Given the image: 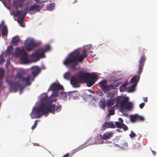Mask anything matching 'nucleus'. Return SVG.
<instances>
[{
  "label": "nucleus",
  "instance_id": "nucleus-1",
  "mask_svg": "<svg viewBox=\"0 0 157 157\" xmlns=\"http://www.w3.org/2000/svg\"><path fill=\"white\" fill-rule=\"evenodd\" d=\"M98 78V75L95 73L79 72L71 79V84L75 87L80 86L79 83L82 82L86 83L88 87H91Z\"/></svg>",
  "mask_w": 157,
  "mask_h": 157
},
{
  "label": "nucleus",
  "instance_id": "nucleus-2",
  "mask_svg": "<svg viewBox=\"0 0 157 157\" xmlns=\"http://www.w3.org/2000/svg\"><path fill=\"white\" fill-rule=\"evenodd\" d=\"M87 56L86 51L84 49L82 51V54L78 50H76L70 53L63 61V63L66 66L72 64L71 68L74 70H76V67L78 62H82L84 59Z\"/></svg>",
  "mask_w": 157,
  "mask_h": 157
},
{
  "label": "nucleus",
  "instance_id": "nucleus-3",
  "mask_svg": "<svg viewBox=\"0 0 157 157\" xmlns=\"http://www.w3.org/2000/svg\"><path fill=\"white\" fill-rule=\"evenodd\" d=\"M55 106V105L43 103L39 106L34 109L36 112L34 111L31 113V117L32 119L40 118L48 113L54 114Z\"/></svg>",
  "mask_w": 157,
  "mask_h": 157
},
{
  "label": "nucleus",
  "instance_id": "nucleus-4",
  "mask_svg": "<svg viewBox=\"0 0 157 157\" xmlns=\"http://www.w3.org/2000/svg\"><path fill=\"white\" fill-rule=\"evenodd\" d=\"M146 60V58L144 56H143L139 60V64L137 66V75H135L130 80V81L133 84L132 85L131 88L129 89V92L133 91L134 90L135 87L136 86L139 80L140 76L142 71Z\"/></svg>",
  "mask_w": 157,
  "mask_h": 157
},
{
  "label": "nucleus",
  "instance_id": "nucleus-5",
  "mask_svg": "<svg viewBox=\"0 0 157 157\" xmlns=\"http://www.w3.org/2000/svg\"><path fill=\"white\" fill-rule=\"evenodd\" d=\"M28 12V8H25L24 10H17L16 12H13L14 16L15 17L18 16L17 21L20 24L21 26L24 27V25H22L23 23L24 18Z\"/></svg>",
  "mask_w": 157,
  "mask_h": 157
},
{
  "label": "nucleus",
  "instance_id": "nucleus-6",
  "mask_svg": "<svg viewBox=\"0 0 157 157\" xmlns=\"http://www.w3.org/2000/svg\"><path fill=\"white\" fill-rule=\"evenodd\" d=\"M16 50L15 53L20 56L21 60L24 63H28L29 60L25 50L23 48L21 50L20 48H17Z\"/></svg>",
  "mask_w": 157,
  "mask_h": 157
},
{
  "label": "nucleus",
  "instance_id": "nucleus-7",
  "mask_svg": "<svg viewBox=\"0 0 157 157\" xmlns=\"http://www.w3.org/2000/svg\"><path fill=\"white\" fill-rule=\"evenodd\" d=\"M40 43H36L33 39H28L26 40L25 43V46L26 48L28 51H31L36 47L40 45Z\"/></svg>",
  "mask_w": 157,
  "mask_h": 157
},
{
  "label": "nucleus",
  "instance_id": "nucleus-8",
  "mask_svg": "<svg viewBox=\"0 0 157 157\" xmlns=\"http://www.w3.org/2000/svg\"><path fill=\"white\" fill-rule=\"evenodd\" d=\"M31 56L34 59V62H36L40 58L45 57L44 51L43 48L39 49L35 52L33 53Z\"/></svg>",
  "mask_w": 157,
  "mask_h": 157
},
{
  "label": "nucleus",
  "instance_id": "nucleus-9",
  "mask_svg": "<svg viewBox=\"0 0 157 157\" xmlns=\"http://www.w3.org/2000/svg\"><path fill=\"white\" fill-rule=\"evenodd\" d=\"M17 77L20 78L22 82H25V84L26 86L30 85L31 83L30 81L31 76L30 75H28L26 78H25L22 74L18 72L17 74Z\"/></svg>",
  "mask_w": 157,
  "mask_h": 157
},
{
  "label": "nucleus",
  "instance_id": "nucleus-10",
  "mask_svg": "<svg viewBox=\"0 0 157 157\" xmlns=\"http://www.w3.org/2000/svg\"><path fill=\"white\" fill-rule=\"evenodd\" d=\"M121 83L119 82L117 83H112L110 85H105L101 89L104 91H109L111 90L116 89V88Z\"/></svg>",
  "mask_w": 157,
  "mask_h": 157
},
{
  "label": "nucleus",
  "instance_id": "nucleus-11",
  "mask_svg": "<svg viewBox=\"0 0 157 157\" xmlns=\"http://www.w3.org/2000/svg\"><path fill=\"white\" fill-rule=\"evenodd\" d=\"M9 85L10 89L13 90L15 92L17 90V89L20 88L21 90H22L24 87L21 84H20L19 82H9Z\"/></svg>",
  "mask_w": 157,
  "mask_h": 157
},
{
  "label": "nucleus",
  "instance_id": "nucleus-12",
  "mask_svg": "<svg viewBox=\"0 0 157 157\" xmlns=\"http://www.w3.org/2000/svg\"><path fill=\"white\" fill-rule=\"evenodd\" d=\"M41 9L40 6L34 4L30 6L29 10V13L32 14L35 13L36 12H39Z\"/></svg>",
  "mask_w": 157,
  "mask_h": 157
},
{
  "label": "nucleus",
  "instance_id": "nucleus-13",
  "mask_svg": "<svg viewBox=\"0 0 157 157\" xmlns=\"http://www.w3.org/2000/svg\"><path fill=\"white\" fill-rule=\"evenodd\" d=\"M103 140L102 139V135L99 134L95 137L94 140L92 141L91 144H102L104 143Z\"/></svg>",
  "mask_w": 157,
  "mask_h": 157
},
{
  "label": "nucleus",
  "instance_id": "nucleus-14",
  "mask_svg": "<svg viewBox=\"0 0 157 157\" xmlns=\"http://www.w3.org/2000/svg\"><path fill=\"white\" fill-rule=\"evenodd\" d=\"M63 86L60 85L59 83H53L50 86V89L52 90H63Z\"/></svg>",
  "mask_w": 157,
  "mask_h": 157
},
{
  "label": "nucleus",
  "instance_id": "nucleus-15",
  "mask_svg": "<svg viewBox=\"0 0 157 157\" xmlns=\"http://www.w3.org/2000/svg\"><path fill=\"white\" fill-rule=\"evenodd\" d=\"M24 1L23 0H20L19 1H16L13 2V6L16 10L18 9L19 6L21 7L23 5Z\"/></svg>",
  "mask_w": 157,
  "mask_h": 157
},
{
  "label": "nucleus",
  "instance_id": "nucleus-16",
  "mask_svg": "<svg viewBox=\"0 0 157 157\" xmlns=\"http://www.w3.org/2000/svg\"><path fill=\"white\" fill-rule=\"evenodd\" d=\"M32 74L34 77L37 76L40 72L41 70L37 66H34L32 67Z\"/></svg>",
  "mask_w": 157,
  "mask_h": 157
},
{
  "label": "nucleus",
  "instance_id": "nucleus-17",
  "mask_svg": "<svg viewBox=\"0 0 157 157\" xmlns=\"http://www.w3.org/2000/svg\"><path fill=\"white\" fill-rule=\"evenodd\" d=\"M113 136L112 132H105L102 136V139L104 140L109 139Z\"/></svg>",
  "mask_w": 157,
  "mask_h": 157
},
{
  "label": "nucleus",
  "instance_id": "nucleus-18",
  "mask_svg": "<svg viewBox=\"0 0 157 157\" xmlns=\"http://www.w3.org/2000/svg\"><path fill=\"white\" fill-rule=\"evenodd\" d=\"M103 126L105 128H115V125L112 121L105 122L103 124Z\"/></svg>",
  "mask_w": 157,
  "mask_h": 157
},
{
  "label": "nucleus",
  "instance_id": "nucleus-19",
  "mask_svg": "<svg viewBox=\"0 0 157 157\" xmlns=\"http://www.w3.org/2000/svg\"><path fill=\"white\" fill-rule=\"evenodd\" d=\"M129 100V98L128 97H124L123 99L121 101L120 105L121 108H124L125 106L126 103L128 102Z\"/></svg>",
  "mask_w": 157,
  "mask_h": 157
},
{
  "label": "nucleus",
  "instance_id": "nucleus-20",
  "mask_svg": "<svg viewBox=\"0 0 157 157\" xmlns=\"http://www.w3.org/2000/svg\"><path fill=\"white\" fill-rule=\"evenodd\" d=\"M92 139V137H90L89 139H88L86 141L85 144H82L81 145H80L78 147L75 149V150H74V151H75V152L76 151H78L81 149H82L84 148L85 147L84 146L87 143L90 142V140H91Z\"/></svg>",
  "mask_w": 157,
  "mask_h": 157
},
{
  "label": "nucleus",
  "instance_id": "nucleus-21",
  "mask_svg": "<svg viewBox=\"0 0 157 157\" xmlns=\"http://www.w3.org/2000/svg\"><path fill=\"white\" fill-rule=\"evenodd\" d=\"M99 105L102 109H104L106 107L105 100V98L101 99L99 102Z\"/></svg>",
  "mask_w": 157,
  "mask_h": 157
},
{
  "label": "nucleus",
  "instance_id": "nucleus-22",
  "mask_svg": "<svg viewBox=\"0 0 157 157\" xmlns=\"http://www.w3.org/2000/svg\"><path fill=\"white\" fill-rule=\"evenodd\" d=\"M106 104L108 107L112 106L114 104V99H107L106 101Z\"/></svg>",
  "mask_w": 157,
  "mask_h": 157
},
{
  "label": "nucleus",
  "instance_id": "nucleus-23",
  "mask_svg": "<svg viewBox=\"0 0 157 157\" xmlns=\"http://www.w3.org/2000/svg\"><path fill=\"white\" fill-rule=\"evenodd\" d=\"M118 120L119 122H116L115 124L117 127L121 128L123 124V120L121 118H119Z\"/></svg>",
  "mask_w": 157,
  "mask_h": 157
},
{
  "label": "nucleus",
  "instance_id": "nucleus-24",
  "mask_svg": "<svg viewBox=\"0 0 157 157\" xmlns=\"http://www.w3.org/2000/svg\"><path fill=\"white\" fill-rule=\"evenodd\" d=\"M8 29L6 25L3 26L2 29V34L3 36H7L8 34Z\"/></svg>",
  "mask_w": 157,
  "mask_h": 157
},
{
  "label": "nucleus",
  "instance_id": "nucleus-25",
  "mask_svg": "<svg viewBox=\"0 0 157 157\" xmlns=\"http://www.w3.org/2000/svg\"><path fill=\"white\" fill-rule=\"evenodd\" d=\"M19 39L18 36H15L13 37L12 40V44L14 45H17L18 44L19 41Z\"/></svg>",
  "mask_w": 157,
  "mask_h": 157
},
{
  "label": "nucleus",
  "instance_id": "nucleus-26",
  "mask_svg": "<svg viewBox=\"0 0 157 157\" xmlns=\"http://www.w3.org/2000/svg\"><path fill=\"white\" fill-rule=\"evenodd\" d=\"M124 108L128 110H131L132 108V103L130 102H127Z\"/></svg>",
  "mask_w": 157,
  "mask_h": 157
},
{
  "label": "nucleus",
  "instance_id": "nucleus-27",
  "mask_svg": "<svg viewBox=\"0 0 157 157\" xmlns=\"http://www.w3.org/2000/svg\"><path fill=\"white\" fill-rule=\"evenodd\" d=\"M13 50V47L11 46H10L7 48L6 50V53L8 55H11Z\"/></svg>",
  "mask_w": 157,
  "mask_h": 157
},
{
  "label": "nucleus",
  "instance_id": "nucleus-28",
  "mask_svg": "<svg viewBox=\"0 0 157 157\" xmlns=\"http://www.w3.org/2000/svg\"><path fill=\"white\" fill-rule=\"evenodd\" d=\"M137 114L132 115L130 117V120L132 122H134L137 120Z\"/></svg>",
  "mask_w": 157,
  "mask_h": 157
},
{
  "label": "nucleus",
  "instance_id": "nucleus-29",
  "mask_svg": "<svg viewBox=\"0 0 157 157\" xmlns=\"http://www.w3.org/2000/svg\"><path fill=\"white\" fill-rule=\"evenodd\" d=\"M55 6V4L52 3L49 4L47 6V9L48 10H51L53 9Z\"/></svg>",
  "mask_w": 157,
  "mask_h": 157
},
{
  "label": "nucleus",
  "instance_id": "nucleus-30",
  "mask_svg": "<svg viewBox=\"0 0 157 157\" xmlns=\"http://www.w3.org/2000/svg\"><path fill=\"white\" fill-rule=\"evenodd\" d=\"M139 54H142L141 57L143 56H145L144 54L146 52V50L143 48H139ZM146 58V57H145Z\"/></svg>",
  "mask_w": 157,
  "mask_h": 157
},
{
  "label": "nucleus",
  "instance_id": "nucleus-31",
  "mask_svg": "<svg viewBox=\"0 0 157 157\" xmlns=\"http://www.w3.org/2000/svg\"><path fill=\"white\" fill-rule=\"evenodd\" d=\"M107 81L105 80H103L99 82V84L100 85V87L101 89L105 85V84L107 83Z\"/></svg>",
  "mask_w": 157,
  "mask_h": 157
},
{
  "label": "nucleus",
  "instance_id": "nucleus-32",
  "mask_svg": "<svg viewBox=\"0 0 157 157\" xmlns=\"http://www.w3.org/2000/svg\"><path fill=\"white\" fill-rule=\"evenodd\" d=\"M121 98L119 96H118L116 98L114 99V102H116V106H117L118 105L120 104L121 101Z\"/></svg>",
  "mask_w": 157,
  "mask_h": 157
},
{
  "label": "nucleus",
  "instance_id": "nucleus-33",
  "mask_svg": "<svg viewBox=\"0 0 157 157\" xmlns=\"http://www.w3.org/2000/svg\"><path fill=\"white\" fill-rule=\"evenodd\" d=\"M70 76V72H66L63 75L64 78L67 79H69Z\"/></svg>",
  "mask_w": 157,
  "mask_h": 157
},
{
  "label": "nucleus",
  "instance_id": "nucleus-34",
  "mask_svg": "<svg viewBox=\"0 0 157 157\" xmlns=\"http://www.w3.org/2000/svg\"><path fill=\"white\" fill-rule=\"evenodd\" d=\"M115 114L114 110L113 109H110L109 110V115H113Z\"/></svg>",
  "mask_w": 157,
  "mask_h": 157
},
{
  "label": "nucleus",
  "instance_id": "nucleus-35",
  "mask_svg": "<svg viewBox=\"0 0 157 157\" xmlns=\"http://www.w3.org/2000/svg\"><path fill=\"white\" fill-rule=\"evenodd\" d=\"M4 75V71L3 70L2 68H0V79L3 77Z\"/></svg>",
  "mask_w": 157,
  "mask_h": 157
},
{
  "label": "nucleus",
  "instance_id": "nucleus-36",
  "mask_svg": "<svg viewBox=\"0 0 157 157\" xmlns=\"http://www.w3.org/2000/svg\"><path fill=\"white\" fill-rule=\"evenodd\" d=\"M137 120L140 121H144V117L141 116H139L137 114Z\"/></svg>",
  "mask_w": 157,
  "mask_h": 157
},
{
  "label": "nucleus",
  "instance_id": "nucleus-37",
  "mask_svg": "<svg viewBox=\"0 0 157 157\" xmlns=\"http://www.w3.org/2000/svg\"><path fill=\"white\" fill-rule=\"evenodd\" d=\"M39 121L38 120H36L35 121L34 124L32 127L31 128L33 130L36 127L38 124V121Z\"/></svg>",
  "mask_w": 157,
  "mask_h": 157
},
{
  "label": "nucleus",
  "instance_id": "nucleus-38",
  "mask_svg": "<svg viewBox=\"0 0 157 157\" xmlns=\"http://www.w3.org/2000/svg\"><path fill=\"white\" fill-rule=\"evenodd\" d=\"M129 136L131 138H132L136 136V135L133 131H131V133L129 134Z\"/></svg>",
  "mask_w": 157,
  "mask_h": 157
},
{
  "label": "nucleus",
  "instance_id": "nucleus-39",
  "mask_svg": "<svg viewBox=\"0 0 157 157\" xmlns=\"http://www.w3.org/2000/svg\"><path fill=\"white\" fill-rule=\"evenodd\" d=\"M121 128L123 129V130L124 131H126L128 130V127L125 124H122V126H121Z\"/></svg>",
  "mask_w": 157,
  "mask_h": 157
},
{
  "label": "nucleus",
  "instance_id": "nucleus-40",
  "mask_svg": "<svg viewBox=\"0 0 157 157\" xmlns=\"http://www.w3.org/2000/svg\"><path fill=\"white\" fill-rule=\"evenodd\" d=\"M50 47L49 45H47L45 46V49L44 50V53L48 51H49L50 49Z\"/></svg>",
  "mask_w": 157,
  "mask_h": 157
},
{
  "label": "nucleus",
  "instance_id": "nucleus-41",
  "mask_svg": "<svg viewBox=\"0 0 157 157\" xmlns=\"http://www.w3.org/2000/svg\"><path fill=\"white\" fill-rule=\"evenodd\" d=\"M122 146L121 147L122 148H126L128 147V144L127 143H124L122 145Z\"/></svg>",
  "mask_w": 157,
  "mask_h": 157
},
{
  "label": "nucleus",
  "instance_id": "nucleus-42",
  "mask_svg": "<svg viewBox=\"0 0 157 157\" xmlns=\"http://www.w3.org/2000/svg\"><path fill=\"white\" fill-rule=\"evenodd\" d=\"M61 105H58L56 108V110L58 112H59L61 109Z\"/></svg>",
  "mask_w": 157,
  "mask_h": 157
},
{
  "label": "nucleus",
  "instance_id": "nucleus-43",
  "mask_svg": "<svg viewBox=\"0 0 157 157\" xmlns=\"http://www.w3.org/2000/svg\"><path fill=\"white\" fill-rule=\"evenodd\" d=\"M128 85V83L127 82H125L124 83H123L120 86L123 87L126 89L127 85Z\"/></svg>",
  "mask_w": 157,
  "mask_h": 157
},
{
  "label": "nucleus",
  "instance_id": "nucleus-44",
  "mask_svg": "<svg viewBox=\"0 0 157 157\" xmlns=\"http://www.w3.org/2000/svg\"><path fill=\"white\" fill-rule=\"evenodd\" d=\"M4 62V60L3 59V57L0 56V64H2V63H3Z\"/></svg>",
  "mask_w": 157,
  "mask_h": 157
},
{
  "label": "nucleus",
  "instance_id": "nucleus-45",
  "mask_svg": "<svg viewBox=\"0 0 157 157\" xmlns=\"http://www.w3.org/2000/svg\"><path fill=\"white\" fill-rule=\"evenodd\" d=\"M145 105V103L144 102L139 105V107L141 109H142Z\"/></svg>",
  "mask_w": 157,
  "mask_h": 157
},
{
  "label": "nucleus",
  "instance_id": "nucleus-46",
  "mask_svg": "<svg viewBox=\"0 0 157 157\" xmlns=\"http://www.w3.org/2000/svg\"><path fill=\"white\" fill-rule=\"evenodd\" d=\"M125 90V89L124 88H123L122 87L120 86V90L121 92H124Z\"/></svg>",
  "mask_w": 157,
  "mask_h": 157
},
{
  "label": "nucleus",
  "instance_id": "nucleus-47",
  "mask_svg": "<svg viewBox=\"0 0 157 157\" xmlns=\"http://www.w3.org/2000/svg\"><path fill=\"white\" fill-rule=\"evenodd\" d=\"M48 97L46 96L44 97H43L41 98V99L44 101H46L47 100Z\"/></svg>",
  "mask_w": 157,
  "mask_h": 157
},
{
  "label": "nucleus",
  "instance_id": "nucleus-48",
  "mask_svg": "<svg viewBox=\"0 0 157 157\" xmlns=\"http://www.w3.org/2000/svg\"><path fill=\"white\" fill-rule=\"evenodd\" d=\"M52 95L54 96L55 97H56L58 96V94L57 92H53Z\"/></svg>",
  "mask_w": 157,
  "mask_h": 157
},
{
  "label": "nucleus",
  "instance_id": "nucleus-49",
  "mask_svg": "<svg viewBox=\"0 0 157 157\" xmlns=\"http://www.w3.org/2000/svg\"><path fill=\"white\" fill-rule=\"evenodd\" d=\"M69 154L67 153L63 157H69Z\"/></svg>",
  "mask_w": 157,
  "mask_h": 157
},
{
  "label": "nucleus",
  "instance_id": "nucleus-50",
  "mask_svg": "<svg viewBox=\"0 0 157 157\" xmlns=\"http://www.w3.org/2000/svg\"><path fill=\"white\" fill-rule=\"evenodd\" d=\"M143 100L145 102H147V98H144Z\"/></svg>",
  "mask_w": 157,
  "mask_h": 157
},
{
  "label": "nucleus",
  "instance_id": "nucleus-51",
  "mask_svg": "<svg viewBox=\"0 0 157 157\" xmlns=\"http://www.w3.org/2000/svg\"><path fill=\"white\" fill-rule=\"evenodd\" d=\"M151 152L154 155H155L156 154V152L154 151L153 150H151Z\"/></svg>",
  "mask_w": 157,
  "mask_h": 157
},
{
  "label": "nucleus",
  "instance_id": "nucleus-52",
  "mask_svg": "<svg viewBox=\"0 0 157 157\" xmlns=\"http://www.w3.org/2000/svg\"><path fill=\"white\" fill-rule=\"evenodd\" d=\"M2 84V81H0V88L1 87Z\"/></svg>",
  "mask_w": 157,
  "mask_h": 157
},
{
  "label": "nucleus",
  "instance_id": "nucleus-53",
  "mask_svg": "<svg viewBox=\"0 0 157 157\" xmlns=\"http://www.w3.org/2000/svg\"><path fill=\"white\" fill-rule=\"evenodd\" d=\"M34 0L37 3H39L40 2V0Z\"/></svg>",
  "mask_w": 157,
  "mask_h": 157
},
{
  "label": "nucleus",
  "instance_id": "nucleus-54",
  "mask_svg": "<svg viewBox=\"0 0 157 157\" xmlns=\"http://www.w3.org/2000/svg\"><path fill=\"white\" fill-rule=\"evenodd\" d=\"M116 130L118 132H120L121 131V130L118 129H116Z\"/></svg>",
  "mask_w": 157,
  "mask_h": 157
},
{
  "label": "nucleus",
  "instance_id": "nucleus-55",
  "mask_svg": "<svg viewBox=\"0 0 157 157\" xmlns=\"http://www.w3.org/2000/svg\"><path fill=\"white\" fill-rule=\"evenodd\" d=\"M77 0H75L74 2H73V3H77Z\"/></svg>",
  "mask_w": 157,
  "mask_h": 157
},
{
  "label": "nucleus",
  "instance_id": "nucleus-56",
  "mask_svg": "<svg viewBox=\"0 0 157 157\" xmlns=\"http://www.w3.org/2000/svg\"><path fill=\"white\" fill-rule=\"evenodd\" d=\"M116 146H117V147H121L120 146H119V145H118V144H117V145H116Z\"/></svg>",
  "mask_w": 157,
  "mask_h": 157
},
{
  "label": "nucleus",
  "instance_id": "nucleus-57",
  "mask_svg": "<svg viewBox=\"0 0 157 157\" xmlns=\"http://www.w3.org/2000/svg\"><path fill=\"white\" fill-rule=\"evenodd\" d=\"M36 146H39V145H38V144H36Z\"/></svg>",
  "mask_w": 157,
  "mask_h": 157
},
{
  "label": "nucleus",
  "instance_id": "nucleus-58",
  "mask_svg": "<svg viewBox=\"0 0 157 157\" xmlns=\"http://www.w3.org/2000/svg\"><path fill=\"white\" fill-rule=\"evenodd\" d=\"M1 27L0 26V29H1Z\"/></svg>",
  "mask_w": 157,
  "mask_h": 157
}]
</instances>
